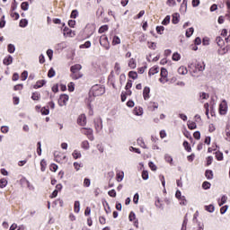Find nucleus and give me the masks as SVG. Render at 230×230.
Segmentation results:
<instances>
[{"label":"nucleus","instance_id":"32","mask_svg":"<svg viewBox=\"0 0 230 230\" xmlns=\"http://www.w3.org/2000/svg\"><path fill=\"white\" fill-rule=\"evenodd\" d=\"M205 176L207 179H208V181H211V179H213V171L207 170L205 172Z\"/></svg>","mask_w":230,"mask_h":230},{"label":"nucleus","instance_id":"31","mask_svg":"<svg viewBox=\"0 0 230 230\" xmlns=\"http://www.w3.org/2000/svg\"><path fill=\"white\" fill-rule=\"evenodd\" d=\"M164 159H165L166 163H169V164H172L173 158L172 157V155H170L169 154H165L164 155Z\"/></svg>","mask_w":230,"mask_h":230},{"label":"nucleus","instance_id":"44","mask_svg":"<svg viewBox=\"0 0 230 230\" xmlns=\"http://www.w3.org/2000/svg\"><path fill=\"white\" fill-rule=\"evenodd\" d=\"M28 26V20L26 19H22L20 21V27L21 28H26Z\"/></svg>","mask_w":230,"mask_h":230},{"label":"nucleus","instance_id":"52","mask_svg":"<svg viewBox=\"0 0 230 230\" xmlns=\"http://www.w3.org/2000/svg\"><path fill=\"white\" fill-rule=\"evenodd\" d=\"M84 188H89V186H91V180L88 178H85L84 180V183H83Z\"/></svg>","mask_w":230,"mask_h":230},{"label":"nucleus","instance_id":"12","mask_svg":"<svg viewBox=\"0 0 230 230\" xmlns=\"http://www.w3.org/2000/svg\"><path fill=\"white\" fill-rule=\"evenodd\" d=\"M128 66L129 67V69H136V67H137V62L136 61V58H131L128 61Z\"/></svg>","mask_w":230,"mask_h":230},{"label":"nucleus","instance_id":"5","mask_svg":"<svg viewBox=\"0 0 230 230\" xmlns=\"http://www.w3.org/2000/svg\"><path fill=\"white\" fill-rule=\"evenodd\" d=\"M100 44L101 46H102V48H105L106 49H111V43L109 42V38H107V36H101Z\"/></svg>","mask_w":230,"mask_h":230},{"label":"nucleus","instance_id":"46","mask_svg":"<svg viewBox=\"0 0 230 230\" xmlns=\"http://www.w3.org/2000/svg\"><path fill=\"white\" fill-rule=\"evenodd\" d=\"M109 30V26L108 25H102L99 28V33H105V31H107Z\"/></svg>","mask_w":230,"mask_h":230},{"label":"nucleus","instance_id":"22","mask_svg":"<svg viewBox=\"0 0 230 230\" xmlns=\"http://www.w3.org/2000/svg\"><path fill=\"white\" fill-rule=\"evenodd\" d=\"M157 73H159L158 66H153L149 69V76H154V75H157Z\"/></svg>","mask_w":230,"mask_h":230},{"label":"nucleus","instance_id":"54","mask_svg":"<svg viewBox=\"0 0 230 230\" xmlns=\"http://www.w3.org/2000/svg\"><path fill=\"white\" fill-rule=\"evenodd\" d=\"M162 24L164 26H167V24H170V15H167L162 22Z\"/></svg>","mask_w":230,"mask_h":230},{"label":"nucleus","instance_id":"57","mask_svg":"<svg viewBox=\"0 0 230 230\" xmlns=\"http://www.w3.org/2000/svg\"><path fill=\"white\" fill-rule=\"evenodd\" d=\"M47 57H49V60H53V49H49L47 50Z\"/></svg>","mask_w":230,"mask_h":230},{"label":"nucleus","instance_id":"23","mask_svg":"<svg viewBox=\"0 0 230 230\" xmlns=\"http://www.w3.org/2000/svg\"><path fill=\"white\" fill-rule=\"evenodd\" d=\"M81 148H83V150H89L91 148V146L89 145V141L84 140L81 143Z\"/></svg>","mask_w":230,"mask_h":230},{"label":"nucleus","instance_id":"60","mask_svg":"<svg viewBox=\"0 0 230 230\" xmlns=\"http://www.w3.org/2000/svg\"><path fill=\"white\" fill-rule=\"evenodd\" d=\"M123 177H124V172H119L117 173V181L118 182H121V181H123Z\"/></svg>","mask_w":230,"mask_h":230},{"label":"nucleus","instance_id":"37","mask_svg":"<svg viewBox=\"0 0 230 230\" xmlns=\"http://www.w3.org/2000/svg\"><path fill=\"white\" fill-rule=\"evenodd\" d=\"M205 210L208 211V213H214L215 206L213 205L205 206Z\"/></svg>","mask_w":230,"mask_h":230},{"label":"nucleus","instance_id":"14","mask_svg":"<svg viewBox=\"0 0 230 230\" xmlns=\"http://www.w3.org/2000/svg\"><path fill=\"white\" fill-rule=\"evenodd\" d=\"M82 69V65L76 64L70 67L71 73H80V70Z\"/></svg>","mask_w":230,"mask_h":230},{"label":"nucleus","instance_id":"17","mask_svg":"<svg viewBox=\"0 0 230 230\" xmlns=\"http://www.w3.org/2000/svg\"><path fill=\"white\" fill-rule=\"evenodd\" d=\"M209 98V93H206L204 92L199 93V101L204 102V101Z\"/></svg>","mask_w":230,"mask_h":230},{"label":"nucleus","instance_id":"55","mask_svg":"<svg viewBox=\"0 0 230 230\" xmlns=\"http://www.w3.org/2000/svg\"><path fill=\"white\" fill-rule=\"evenodd\" d=\"M28 78V71H23L21 75V79L22 82H24Z\"/></svg>","mask_w":230,"mask_h":230},{"label":"nucleus","instance_id":"30","mask_svg":"<svg viewBox=\"0 0 230 230\" xmlns=\"http://www.w3.org/2000/svg\"><path fill=\"white\" fill-rule=\"evenodd\" d=\"M227 202V196L223 195L221 199L218 200V206H224Z\"/></svg>","mask_w":230,"mask_h":230},{"label":"nucleus","instance_id":"15","mask_svg":"<svg viewBox=\"0 0 230 230\" xmlns=\"http://www.w3.org/2000/svg\"><path fill=\"white\" fill-rule=\"evenodd\" d=\"M144 100H148L150 98V87L146 86L143 90Z\"/></svg>","mask_w":230,"mask_h":230},{"label":"nucleus","instance_id":"9","mask_svg":"<svg viewBox=\"0 0 230 230\" xmlns=\"http://www.w3.org/2000/svg\"><path fill=\"white\" fill-rule=\"evenodd\" d=\"M94 125L96 131L102 132V129L103 128V120H102V118H96L94 119Z\"/></svg>","mask_w":230,"mask_h":230},{"label":"nucleus","instance_id":"18","mask_svg":"<svg viewBox=\"0 0 230 230\" xmlns=\"http://www.w3.org/2000/svg\"><path fill=\"white\" fill-rule=\"evenodd\" d=\"M133 114H135V116H143V108L136 107L133 111Z\"/></svg>","mask_w":230,"mask_h":230},{"label":"nucleus","instance_id":"48","mask_svg":"<svg viewBox=\"0 0 230 230\" xmlns=\"http://www.w3.org/2000/svg\"><path fill=\"white\" fill-rule=\"evenodd\" d=\"M129 78H132L133 80L137 79V72L130 71L128 73Z\"/></svg>","mask_w":230,"mask_h":230},{"label":"nucleus","instance_id":"10","mask_svg":"<svg viewBox=\"0 0 230 230\" xmlns=\"http://www.w3.org/2000/svg\"><path fill=\"white\" fill-rule=\"evenodd\" d=\"M63 35H64V37L73 38L76 35V33L75 32V31L69 29L67 27H65L63 30Z\"/></svg>","mask_w":230,"mask_h":230},{"label":"nucleus","instance_id":"2","mask_svg":"<svg viewBox=\"0 0 230 230\" xmlns=\"http://www.w3.org/2000/svg\"><path fill=\"white\" fill-rule=\"evenodd\" d=\"M90 94L93 96H102V94H105V86L94 84L90 90Z\"/></svg>","mask_w":230,"mask_h":230},{"label":"nucleus","instance_id":"58","mask_svg":"<svg viewBox=\"0 0 230 230\" xmlns=\"http://www.w3.org/2000/svg\"><path fill=\"white\" fill-rule=\"evenodd\" d=\"M69 93H73L75 91V83L70 82L67 85Z\"/></svg>","mask_w":230,"mask_h":230},{"label":"nucleus","instance_id":"21","mask_svg":"<svg viewBox=\"0 0 230 230\" xmlns=\"http://www.w3.org/2000/svg\"><path fill=\"white\" fill-rule=\"evenodd\" d=\"M178 73L182 75H188V68L184 66H181L178 68Z\"/></svg>","mask_w":230,"mask_h":230},{"label":"nucleus","instance_id":"20","mask_svg":"<svg viewBox=\"0 0 230 230\" xmlns=\"http://www.w3.org/2000/svg\"><path fill=\"white\" fill-rule=\"evenodd\" d=\"M137 146H141V148H145V149L148 148V147L146 146V145L145 144V140L143 139V137H139V138L137 140Z\"/></svg>","mask_w":230,"mask_h":230},{"label":"nucleus","instance_id":"63","mask_svg":"<svg viewBox=\"0 0 230 230\" xmlns=\"http://www.w3.org/2000/svg\"><path fill=\"white\" fill-rule=\"evenodd\" d=\"M58 170V165L57 164H50V172H57Z\"/></svg>","mask_w":230,"mask_h":230},{"label":"nucleus","instance_id":"43","mask_svg":"<svg viewBox=\"0 0 230 230\" xmlns=\"http://www.w3.org/2000/svg\"><path fill=\"white\" fill-rule=\"evenodd\" d=\"M172 60L174 61V62H179V60H181V54H179V53H173L172 54Z\"/></svg>","mask_w":230,"mask_h":230},{"label":"nucleus","instance_id":"34","mask_svg":"<svg viewBox=\"0 0 230 230\" xmlns=\"http://www.w3.org/2000/svg\"><path fill=\"white\" fill-rule=\"evenodd\" d=\"M80 49H87L89 48H91V41H86L85 43L80 45Z\"/></svg>","mask_w":230,"mask_h":230},{"label":"nucleus","instance_id":"3","mask_svg":"<svg viewBox=\"0 0 230 230\" xmlns=\"http://www.w3.org/2000/svg\"><path fill=\"white\" fill-rule=\"evenodd\" d=\"M54 157H55V162L56 163H60L61 164L63 163H66V155H64V153H61V152H58V151L54 152Z\"/></svg>","mask_w":230,"mask_h":230},{"label":"nucleus","instance_id":"49","mask_svg":"<svg viewBox=\"0 0 230 230\" xmlns=\"http://www.w3.org/2000/svg\"><path fill=\"white\" fill-rule=\"evenodd\" d=\"M114 69L117 75H119V73H121V66L119 65V63H115Z\"/></svg>","mask_w":230,"mask_h":230},{"label":"nucleus","instance_id":"39","mask_svg":"<svg viewBox=\"0 0 230 230\" xmlns=\"http://www.w3.org/2000/svg\"><path fill=\"white\" fill-rule=\"evenodd\" d=\"M46 166H48V164L46 163V160L42 159L40 162L41 172H46Z\"/></svg>","mask_w":230,"mask_h":230},{"label":"nucleus","instance_id":"56","mask_svg":"<svg viewBox=\"0 0 230 230\" xmlns=\"http://www.w3.org/2000/svg\"><path fill=\"white\" fill-rule=\"evenodd\" d=\"M202 188L203 190H209V188H211V183H209L208 181H204L202 183Z\"/></svg>","mask_w":230,"mask_h":230},{"label":"nucleus","instance_id":"64","mask_svg":"<svg viewBox=\"0 0 230 230\" xmlns=\"http://www.w3.org/2000/svg\"><path fill=\"white\" fill-rule=\"evenodd\" d=\"M108 195L113 199L116 198V190L112 189L111 190L108 191Z\"/></svg>","mask_w":230,"mask_h":230},{"label":"nucleus","instance_id":"25","mask_svg":"<svg viewBox=\"0 0 230 230\" xmlns=\"http://www.w3.org/2000/svg\"><path fill=\"white\" fill-rule=\"evenodd\" d=\"M31 100H33L34 102H39V100H40V93L39 92L33 93L31 95Z\"/></svg>","mask_w":230,"mask_h":230},{"label":"nucleus","instance_id":"26","mask_svg":"<svg viewBox=\"0 0 230 230\" xmlns=\"http://www.w3.org/2000/svg\"><path fill=\"white\" fill-rule=\"evenodd\" d=\"M72 157H74V159H80V157H82V153L78 150H74Z\"/></svg>","mask_w":230,"mask_h":230},{"label":"nucleus","instance_id":"11","mask_svg":"<svg viewBox=\"0 0 230 230\" xmlns=\"http://www.w3.org/2000/svg\"><path fill=\"white\" fill-rule=\"evenodd\" d=\"M77 123L78 125H80L81 127H85V125H87V117L85 116V114H81L78 119H77Z\"/></svg>","mask_w":230,"mask_h":230},{"label":"nucleus","instance_id":"6","mask_svg":"<svg viewBox=\"0 0 230 230\" xmlns=\"http://www.w3.org/2000/svg\"><path fill=\"white\" fill-rule=\"evenodd\" d=\"M81 132L82 134H84V136H87L90 141H94V136L93 135V128H83L81 129Z\"/></svg>","mask_w":230,"mask_h":230},{"label":"nucleus","instance_id":"42","mask_svg":"<svg viewBox=\"0 0 230 230\" xmlns=\"http://www.w3.org/2000/svg\"><path fill=\"white\" fill-rule=\"evenodd\" d=\"M42 116H48L49 114V108L43 107L40 109Z\"/></svg>","mask_w":230,"mask_h":230},{"label":"nucleus","instance_id":"47","mask_svg":"<svg viewBox=\"0 0 230 230\" xmlns=\"http://www.w3.org/2000/svg\"><path fill=\"white\" fill-rule=\"evenodd\" d=\"M1 132H2V134H8V132H10V127L2 126L1 127Z\"/></svg>","mask_w":230,"mask_h":230},{"label":"nucleus","instance_id":"28","mask_svg":"<svg viewBox=\"0 0 230 230\" xmlns=\"http://www.w3.org/2000/svg\"><path fill=\"white\" fill-rule=\"evenodd\" d=\"M21 8L23 12H28V10H30V4L28 2H23L21 4Z\"/></svg>","mask_w":230,"mask_h":230},{"label":"nucleus","instance_id":"36","mask_svg":"<svg viewBox=\"0 0 230 230\" xmlns=\"http://www.w3.org/2000/svg\"><path fill=\"white\" fill-rule=\"evenodd\" d=\"M56 49L59 50V49H65V48H66V42H61V43H58L56 45Z\"/></svg>","mask_w":230,"mask_h":230},{"label":"nucleus","instance_id":"51","mask_svg":"<svg viewBox=\"0 0 230 230\" xmlns=\"http://www.w3.org/2000/svg\"><path fill=\"white\" fill-rule=\"evenodd\" d=\"M148 166L151 168L152 172H157V166L154 162H149Z\"/></svg>","mask_w":230,"mask_h":230},{"label":"nucleus","instance_id":"59","mask_svg":"<svg viewBox=\"0 0 230 230\" xmlns=\"http://www.w3.org/2000/svg\"><path fill=\"white\" fill-rule=\"evenodd\" d=\"M55 75H56L55 69L50 68V69L49 70V73H48L49 78H53V76H55Z\"/></svg>","mask_w":230,"mask_h":230},{"label":"nucleus","instance_id":"13","mask_svg":"<svg viewBox=\"0 0 230 230\" xmlns=\"http://www.w3.org/2000/svg\"><path fill=\"white\" fill-rule=\"evenodd\" d=\"M13 62V58L11 55H8L3 60V64L4 66H10V65H12Z\"/></svg>","mask_w":230,"mask_h":230},{"label":"nucleus","instance_id":"7","mask_svg":"<svg viewBox=\"0 0 230 230\" xmlns=\"http://www.w3.org/2000/svg\"><path fill=\"white\" fill-rule=\"evenodd\" d=\"M219 114L221 116L227 114V102H226V100L222 101L219 104Z\"/></svg>","mask_w":230,"mask_h":230},{"label":"nucleus","instance_id":"27","mask_svg":"<svg viewBox=\"0 0 230 230\" xmlns=\"http://www.w3.org/2000/svg\"><path fill=\"white\" fill-rule=\"evenodd\" d=\"M187 125H188V128H190V130H195V128H197V123H195L191 120H189Z\"/></svg>","mask_w":230,"mask_h":230},{"label":"nucleus","instance_id":"4","mask_svg":"<svg viewBox=\"0 0 230 230\" xmlns=\"http://www.w3.org/2000/svg\"><path fill=\"white\" fill-rule=\"evenodd\" d=\"M68 102H69V95L64 93L59 96L58 103L59 107H66V105H67Z\"/></svg>","mask_w":230,"mask_h":230},{"label":"nucleus","instance_id":"40","mask_svg":"<svg viewBox=\"0 0 230 230\" xmlns=\"http://www.w3.org/2000/svg\"><path fill=\"white\" fill-rule=\"evenodd\" d=\"M8 185V181L4 178L0 180V188H6Z\"/></svg>","mask_w":230,"mask_h":230},{"label":"nucleus","instance_id":"41","mask_svg":"<svg viewBox=\"0 0 230 230\" xmlns=\"http://www.w3.org/2000/svg\"><path fill=\"white\" fill-rule=\"evenodd\" d=\"M216 158L217 161H224V154L222 152H216Z\"/></svg>","mask_w":230,"mask_h":230},{"label":"nucleus","instance_id":"1","mask_svg":"<svg viewBox=\"0 0 230 230\" xmlns=\"http://www.w3.org/2000/svg\"><path fill=\"white\" fill-rule=\"evenodd\" d=\"M189 67V73L190 76H193L194 78L197 77V75L199 73H202L206 68L204 67V63H190L188 65Z\"/></svg>","mask_w":230,"mask_h":230},{"label":"nucleus","instance_id":"16","mask_svg":"<svg viewBox=\"0 0 230 230\" xmlns=\"http://www.w3.org/2000/svg\"><path fill=\"white\" fill-rule=\"evenodd\" d=\"M70 76L72 80H80V78L84 76V74H82L81 72H75V73H71Z\"/></svg>","mask_w":230,"mask_h":230},{"label":"nucleus","instance_id":"45","mask_svg":"<svg viewBox=\"0 0 230 230\" xmlns=\"http://www.w3.org/2000/svg\"><path fill=\"white\" fill-rule=\"evenodd\" d=\"M216 40H217V46H219L220 48L224 46V39H222V37H217Z\"/></svg>","mask_w":230,"mask_h":230},{"label":"nucleus","instance_id":"33","mask_svg":"<svg viewBox=\"0 0 230 230\" xmlns=\"http://www.w3.org/2000/svg\"><path fill=\"white\" fill-rule=\"evenodd\" d=\"M74 211L75 213H80V201H75Z\"/></svg>","mask_w":230,"mask_h":230},{"label":"nucleus","instance_id":"35","mask_svg":"<svg viewBox=\"0 0 230 230\" xmlns=\"http://www.w3.org/2000/svg\"><path fill=\"white\" fill-rule=\"evenodd\" d=\"M195 31V29H193V27H190L189 28L187 31H186V37L188 39H190V37H191V35H193V32Z\"/></svg>","mask_w":230,"mask_h":230},{"label":"nucleus","instance_id":"19","mask_svg":"<svg viewBox=\"0 0 230 230\" xmlns=\"http://www.w3.org/2000/svg\"><path fill=\"white\" fill-rule=\"evenodd\" d=\"M46 85V80H40L37 81L36 84L34 85L35 89H40V87H44Z\"/></svg>","mask_w":230,"mask_h":230},{"label":"nucleus","instance_id":"8","mask_svg":"<svg viewBox=\"0 0 230 230\" xmlns=\"http://www.w3.org/2000/svg\"><path fill=\"white\" fill-rule=\"evenodd\" d=\"M161 78L159 79V82L161 84H166L168 82V70L166 68H161Z\"/></svg>","mask_w":230,"mask_h":230},{"label":"nucleus","instance_id":"61","mask_svg":"<svg viewBox=\"0 0 230 230\" xmlns=\"http://www.w3.org/2000/svg\"><path fill=\"white\" fill-rule=\"evenodd\" d=\"M148 171H143L142 172V179L144 180V181H148Z\"/></svg>","mask_w":230,"mask_h":230},{"label":"nucleus","instance_id":"29","mask_svg":"<svg viewBox=\"0 0 230 230\" xmlns=\"http://www.w3.org/2000/svg\"><path fill=\"white\" fill-rule=\"evenodd\" d=\"M179 17H181L179 13L172 14V24H179Z\"/></svg>","mask_w":230,"mask_h":230},{"label":"nucleus","instance_id":"24","mask_svg":"<svg viewBox=\"0 0 230 230\" xmlns=\"http://www.w3.org/2000/svg\"><path fill=\"white\" fill-rule=\"evenodd\" d=\"M112 46H118V44H121V39L118 36H114L111 42Z\"/></svg>","mask_w":230,"mask_h":230},{"label":"nucleus","instance_id":"50","mask_svg":"<svg viewBox=\"0 0 230 230\" xmlns=\"http://www.w3.org/2000/svg\"><path fill=\"white\" fill-rule=\"evenodd\" d=\"M20 181H21V183L22 184H26V186L28 187V188H30V186H31V183H30V181H28V179H26V178H22L21 180H20Z\"/></svg>","mask_w":230,"mask_h":230},{"label":"nucleus","instance_id":"53","mask_svg":"<svg viewBox=\"0 0 230 230\" xmlns=\"http://www.w3.org/2000/svg\"><path fill=\"white\" fill-rule=\"evenodd\" d=\"M181 206H187L188 205V200H186V197L182 196L181 199H179Z\"/></svg>","mask_w":230,"mask_h":230},{"label":"nucleus","instance_id":"38","mask_svg":"<svg viewBox=\"0 0 230 230\" xmlns=\"http://www.w3.org/2000/svg\"><path fill=\"white\" fill-rule=\"evenodd\" d=\"M7 51H8V53H15V45L9 44L7 46Z\"/></svg>","mask_w":230,"mask_h":230},{"label":"nucleus","instance_id":"62","mask_svg":"<svg viewBox=\"0 0 230 230\" xmlns=\"http://www.w3.org/2000/svg\"><path fill=\"white\" fill-rule=\"evenodd\" d=\"M147 46H148L149 49H155V48H156L155 42H150V41H148V42H147Z\"/></svg>","mask_w":230,"mask_h":230}]
</instances>
